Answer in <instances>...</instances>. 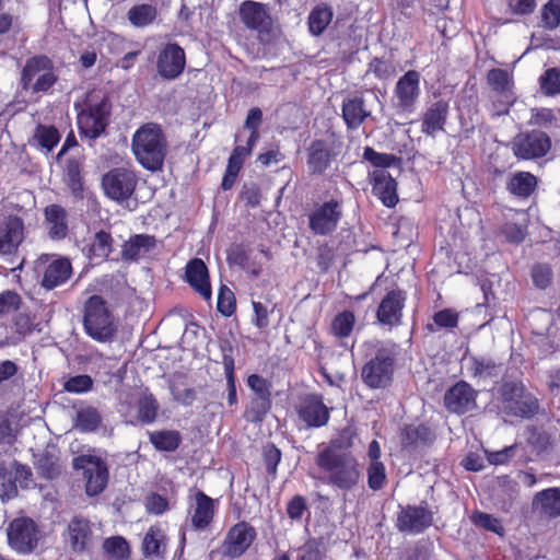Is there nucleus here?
I'll return each instance as SVG.
<instances>
[{
    "instance_id": "473e14b6",
    "label": "nucleus",
    "mask_w": 560,
    "mask_h": 560,
    "mask_svg": "<svg viewBox=\"0 0 560 560\" xmlns=\"http://www.w3.org/2000/svg\"><path fill=\"white\" fill-rule=\"evenodd\" d=\"M334 16L332 9L325 4H318L308 14V31L314 36L322 35L330 24Z\"/></svg>"
},
{
    "instance_id": "4be33fe9",
    "label": "nucleus",
    "mask_w": 560,
    "mask_h": 560,
    "mask_svg": "<svg viewBox=\"0 0 560 560\" xmlns=\"http://www.w3.org/2000/svg\"><path fill=\"white\" fill-rule=\"evenodd\" d=\"M240 16L248 28L258 32L269 31L272 23L266 7L254 1H245L241 4Z\"/></svg>"
},
{
    "instance_id": "09e8293b",
    "label": "nucleus",
    "mask_w": 560,
    "mask_h": 560,
    "mask_svg": "<svg viewBox=\"0 0 560 560\" xmlns=\"http://www.w3.org/2000/svg\"><path fill=\"white\" fill-rule=\"evenodd\" d=\"M142 545L147 557L160 556L164 549L162 533L159 529L150 528L144 536Z\"/></svg>"
},
{
    "instance_id": "aec40b11",
    "label": "nucleus",
    "mask_w": 560,
    "mask_h": 560,
    "mask_svg": "<svg viewBox=\"0 0 560 560\" xmlns=\"http://www.w3.org/2000/svg\"><path fill=\"white\" fill-rule=\"evenodd\" d=\"M185 279L202 299L206 301L211 299L209 272L202 259L194 258L188 261L185 268Z\"/></svg>"
},
{
    "instance_id": "2eb2a0df",
    "label": "nucleus",
    "mask_w": 560,
    "mask_h": 560,
    "mask_svg": "<svg viewBox=\"0 0 560 560\" xmlns=\"http://www.w3.org/2000/svg\"><path fill=\"white\" fill-rule=\"evenodd\" d=\"M254 538V528L245 523H238L229 530L221 545V552L223 556L237 558L248 549Z\"/></svg>"
},
{
    "instance_id": "f257e3e1",
    "label": "nucleus",
    "mask_w": 560,
    "mask_h": 560,
    "mask_svg": "<svg viewBox=\"0 0 560 560\" xmlns=\"http://www.w3.org/2000/svg\"><path fill=\"white\" fill-rule=\"evenodd\" d=\"M315 462L325 474L326 482L339 490L350 491L361 480L360 464L350 452L326 446L317 454Z\"/></svg>"
},
{
    "instance_id": "f3484780",
    "label": "nucleus",
    "mask_w": 560,
    "mask_h": 560,
    "mask_svg": "<svg viewBox=\"0 0 560 560\" xmlns=\"http://www.w3.org/2000/svg\"><path fill=\"white\" fill-rule=\"evenodd\" d=\"M340 217V206L337 201L325 202L310 215V228L315 234H329L337 228Z\"/></svg>"
},
{
    "instance_id": "20e7f679",
    "label": "nucleus",
    "mask_w": 560,
    "mask_h": 560,
    "mask_svg": "<svg viewBox=\"0 0 560 560\" xmlns=\"http://www.w3.org/2000/svg\"><path fill=\"white\" fill-rule=\"evenodd\" d=\"M56 82L54 65L48 57L35 56L26 60L20 79L22 90H32L34 93L47 92Z\"/></svg>"
},
{
    "instance_id": "603ef678",
    "label": "nucleus",
    "mask_w": 560,
    "mask_h": 560,
    "mask_svg": "<svg viewBox=\"0 0 560 560\" xmlns=\"http://www.w3.org/2000/svg\"><path fill=\"white\" fill-rule=\"evenodd\" d=\"M541 21L546 28L553 30L560 24L559 0L548 1L541 10Z\"/></svg>"
},
{
    "instance_id": "69168bd1",
    "label": "nucleus",
    "mask_w": 560,
    "mask_h": 560,
    "mask_svg": "<svg viewBox=\"0 0 560 560\" xmlns=\"http://www.w3.org/2000/svg\"><path fill=\"white\" fill-rule=\"evenodd\" d=\"M93 385V381L89 375H77L69 378L63 388L69 393H83L89 390Z\"/></svg>"
},
{
    "instance_id": "393cba45",
    "label": "nucleus",
    "mask_w": 560,
    "mask_h": 560,
    "mask_svg": "<svg viewBox=\"0 0 560 560\" xmlns=\"http://www.w3.org/2000/svg\"><path fill=\"white\" fill-rule=\"evenodd\" d=\"M373 194L380 198L384 206L392 208L398 202L397 183L385 170H375L372 173Z\"/></svg>"
},
{
    "instance_id": "680f3d73",
    "label": "nucleus",
    "mask_w": 560,
    "mask_h": 560,
    "mask_svg": "<svg viewBox=\"0 0 560 560\" xmlns=\"http://www.w3.org/2000/svg\"><path fill=\"white\" fill-rule=\"evenodd\" d=\"M364 159L371 162L374 166L381 167L380 170H384L385 167L390 166L397 161V158L392 154L378 153L375 152L371 148H366L363 154Z\"/></svg>"
},
{
    "instance_id": "cd10ccee",
    "label": "nucleus",
    "mask_w": 560,
    "mask_h": 560,
    "mask_svg": "<svg viewBox=\"0 0 560 560\" xmlns=\"http://www.w3.org/2000/svg\"><path fill=\"white\" fill-rule=\"evenodd\" d=\"M45 219L50 238L62 240L68 235V213L61 206H48L45 209Z\"/></svg>"
},
{
    "instance_id": "4c0bfd02",
    "label": "nucleus",
    "mask_w": 560,
    "mask_h": 560,
    "mask_svg": "<svg viewBox=\"0 0 560 560\" xmlns=\"http://www.w3.org/2000/svg\"><path fill=\"white\" fill-rule=\"evenodd\" d=\"M156 8L152 4L135 5L127 13L128 21L135 27H145L150 25L156 19Z\"/></svg>"
},
{
    "instance_id": "7c9ffc66",
    "label": "nucleus",
    "mask_w": 560,
    "mask_h": 560,
    "mask_svg": "<svg viewBox=\"0 0 560 560\" xmlns=\"http://www.w3.org/2000/svg\"><path fill=\"white\" fill-rule=\"evenodd\" d=\"M448 114V105L445 101L433 103L424 114L422 131L429 136L443 130Z\"/></svg>"
},
{
    "instance_id": "423d86ee",
    "label": "nucleus",
    "mask_w": 560,
    "mask_h": 560,
    "mask_svg": "<svg viewBox=\"0 0 560 560\" xmlns=\"http://www.w3.org/2000/svg\"><path fill=\"white\" fill-rule=\"evenodd\" d=\"M501 410L509 416L528 418L538 409V402L530 394L525 393L520 383H504L500 389Z\"/></svg>"
},
{
    "instance_id": "052dcab7",
    "label": "nucleus",
    "mask_w": 560,
    "mask_h": 560,
    "mask_svg": "<svg viewBox=\"0 0 560 560\" xmlns=\"http://www.w3.org/2000/svg\"><path fill=\"white\" fill-rule=\"evenodd\" d=\"M104 550L116 559H124L128 556V544L121 537L108 538L103 544Z\"/></svg>"
},
{
    "instance_id": "39448f33",
    "label": "nucleus",
    "mask_w": 560,
    "mask_h": 560,
    "mask_svg": "<svg viewBox=\"0 0 560 560\" xmlns=\"http://www.w3.org/2000/svg\"><path fill=\"white\" fill-rule=\"evenodd\" d=\"M394 363V353L387 349H380L362 368L363 383L372 389L387 388L393 382Z\"/></svg>"
},
{
    "instance_id": "a211bd4d",
    "label": "nucleus",
    "mask_w": 560,
    "mask_h": 560,
    "mask_svg": "<svg viewBox=\"0 0 560 560\" xmlns=\"http://www.w3.org/2000/svg\"><path fill=\"white\" fill-rule=\"evenodd\" d=\"M420 74L410 70L405 73L396 83L395 95L397 98L396 107L401 112H410L419 96Z\"/></svg>"
},
{
    "instance_id": "1a4fd4ad",
    "label": "nucleus",
    "mask_w": 560,
    "mask_h": 560,
    "mask_svg": "<svg viewBox=\"0 0 560 560\" xmlns=\"http://www.w3.org/2000/svg\"><path fill=\"white\" fill-rule=\"evenodd\" d=\"M110 104L103 97L96 104H86L78 113V126L82 136L89 139H96L104 132L108 125Z\"/></svg>"
},
{
    "instance_id": "4d7b16f0",
    "label": "nucleus",
    "mask_w": 560,
    "mask_h": 560,
    "mask_svg": "<svg viewBox=\"0 0 560 560\" xmlns=\"http://www.w3.org/2000/svg\"><path fill=\"white\" fill-rule=\"evenodd\" d=\"M22 304L21 296L15 291H3L0 293V316H5L18 311Z\"/></svg>"
},
{
    "instance_id": "9d476101",
    "label": "nucleus",
    "mask_w": 560,
    "mask_h": 560,
    "mask_svg": "<svg viewBox=\"0 0 560 560\" xmlns=\"http://www.w3.org/2000/svg\"><path fill=\"white\" fill-rule=\"evenodd\" d=\"M7 536L12 549L20 553H30L37 547L40 532L32 518L18 517L8 525Z\"/></svg>"
},
{
    "instance_id": "79ce46f5",
    "label": "nucleus",
    "mask_w": 560,
    "mask_h": 560,
    "mask_svg": "<svg viewBox=\"0 0 560 560\" xmlns=\"http://www.w3.org/2000/svg\"><path fill=\"white\" fill-rule=\"evenodd\" d=\"M66 182L75 197L82 196L83 184L81 179V164L75 159H68L66 163Z\"/></svg>"
},
{
    "instance_id": "8fccbe9b",
    "label": "nucleus",
    "mask_w": 560,
    "mask_h": 560,
    "mask_svg": "<svg viewBox=\"0 0 560 560\" xmlns=\"http://www.w3.org/2000/svg\"><path fill=\"white\" fill-rule=\"evenodd\" d=\"M354 322L353 313L345 311L334 318L331 330L338 337H348L353 329Z\"/></svg>"
},
{
    "instance_id": "49530a36",
    "label": "nucleus",
    "mask_w": 560,
    "mask_h": 560,
    "mask_svg": "<svg viewBox=\"0 0 560 560\" xmlns=\"http://www.w3.org/2000/svg\"><path fill=\"white\" fill-rule=\"evenodd\" d=\"M472 373L479 380L497 377L501 373V365L490 359H476L474 360Z\"/></svg>"
},
{
    "instance_id": "9b49d317",
    "label": "nucleus",
    "mask_w": 560,
    "mask_h": 560,
    "mask_svg": "<svg viewBox=\"0 0 560 560\" xmlns=\"http://www.w3.org/2000/svg\"><path fill=\"white\" fill-rule=\"evenodd\" d=\"M551 148L549 136L539 130L518 133L512 141V150L517 159L535 160L545 156Z\"/></svg>"
},
{
    "instance_id": "6e6552de",
    "label": "nucleus",
    "mask_w": 560,
    "mask_h": 560,
    "mask_svg": "<svg viewBox=\"0 0 560 560\" xmlns=\"http://www.w3.org/2000/svg\"><path fill=\"white\" fill-rule=\"evenodd\" d=\"M138 184L136 173L129 168L116 167L102 177V187L105 195L116 201L124 202L133 195Z\"/></svg>"
},
{
    "instance_id": "58836bf2",
    "label": "nucleus",
    "mask_w": 560,
    "mask_h": 560,
    "mask_svg": "<svg viewBox=\"0 0 560 560\" xmlns=\"http://www.w3.org/2000/svg\"><path fill=\"white\" fill-rule=\"evenodd\" d=\"M113 250V238L108 232L98 231L94 234L89 248L90 258L106 259Z\"/></svg>"
},
{
    "instance_id": "b1692460",
    "label": "nucleus",
    "mask_w": 560,
    "mask_h": 560,
    "mask_svg": "<svg viewBox=\"0 0 560 560\" xmlns=\"http://www.w3.org/2000/svg\"><path fill=\"white\" fill-rule=\"evenodd\" d=\"M406 296L400 290L388 292L377 310V319L384 325H395L400 322Z\"/></svg>"
},
{
    "instance_id": "e433bc0d",
    "label": "nucleus",
    "mask_w": 560,
    "mask_h": 560,
    "mask_svg": "<svg viewBox=\"0 0 560 560\" xmlns=\"http://www.w3.org/2000/svg\"><path fill=\"white\" fill-rule=\"evenodd\" d=\"M35 467L40 476L47 479H55L61 474L59 457L51 452L46 451L38 455Z\"/></svg>"
},
{
    "instance_id": "c9c22d12",
    "label": "nucleus",
    "mask_w": 560,
    "mask_h": 560,
    "mask_svg": "<svg viewBox=\"0 0 560 560\" xmlns=\"http://www.w3.org/2000/svg\"><path fill=\"white\" fill-rule=\"evenodd\" d=\"M537 179L528 172L516 173L508 184V189L515 196L528 197L536 188Z\"/></svg>"
},
{
    "instance_id": "0e129e2a",
    "label": "nucleus",
    "mask_w": 560,
    "mask_h": 560,
    "mask_svg": "<svg viewBox=\"0 0 560 560\" xmlns=\"http://www.w3.org/2000/svg\"><path fill=\"white\" fill-rule=\"evenodd\" d=\"M264 462L267 468V471L275 476L277 472L278 464L281 460V452L273 444H268L264 447Z\"/></svg>"
},
{
    "instance_id": "dca6fc26",
    "label": "nucleus",
    "mask_w": 560,
    "mask_h": 560,
    "mask_svg": "<svg viewBox=\"0 0 560 560\" xmlns=\"http://www.w3.org/2000/svg\"><path fill=\"white\" fill-rule=\"evenodd\" d=\"M185 65L184 49L177 44H167L159 55L156 69L162 78L173 80L183 72Z\"/></svg>"
},
{
    "instance_id": "a878e982",
    "label": "nucleus",
    "mask_w": 560,
    "mask_h": 560,
    "mask_svg": "<svg viewBox=\"0 0 560 560\" xmlns=\"http://www.w3.org/2000/svg\"><path fill=\"white\" fill-rule=\"evenodd\" d=\"M532 510L545 517L560 515V488H549L537 492L532 501Z\"/></svg>"
},
{
    "instance_id": "4468645a",
    "label": "nucleus",
    "mask_w": 560,
    "mask_h": 560,
    "mask_svg": "<svg viewBox=\"0 0 560 560\" xmlns=\"http://www.w3.org/2000/svg\"><path fill=\"white\" fill-rule=\"evenodd\" d=\"M444 405L453 413L463 415L476 408V390L460 381L446 390Z\"/></svg>"
},
{
    "instance_id": "ddd939ff",
    "label": "nucleus",
    "mask_w": 560,
    "mask_h": 560,
    "mask_svg": "<svg viewBox=\"0 0 560 560\" xmlns=\"http://www.w3.org/2000/svg\"><path fill=\"white\" fill-rule=\"evenodd\" d=\"M24 240V223L18 215H0V254H13Z\"/></svg>"
},
{
    "instance_id": "72a5a7b5",
    "label": "nucleus",
    "mask_w": 560,
    "mask_h": 560,
    "mask_svg": "<svg viewBox=\"0 0 560 560\" xmlns=\"http://www.w3.org/2000/svg\"><path fill=\"white\" fill-rule=\"evenodd\" d=\"M173 399L183 405L191 406L197 399V392L194 387L187 386L186 377L182 374L175 375L170 383Z\"/></svg>"
},
{
    "instance_id": "6e6d98bb",
    "label": "nucleus",
    "mask_w": 560,
    "mask_h": 560,
    "mask_svg": "<svg viewBox=\"0 0 560 560\" xmlns=\"http://www.w3.org/2000/svg\"><path fill=\"white\" fill-rule=\"evenodd\" d=\"M488 82L499 93L509 92L511 88L509 73L502 69L490 70L488 72Z\"/></svg>"
},
{
    "instance_id": "bb28decb",
    "label": "nucleus",
    "mask_w": 560,
    "mask_h": 560,
    "mask_svg": "<svg viewBox=\"0 0 560 560\" xmlns=\"http://www.w3.org/2000/svg\"><path fill=\"white\" fill-rule=\"evenodd\" d=\"M156 243L153 235L136 234L122 245L121 258L124 260H137L153 250Z\"/></svg>"
},
{
    "instance_id": "774afa93",
    "label": "nucleus",
    "mask_w": 560,
    "mask_h": 560,
    "mask_svg": "<svg viewBox=\"0 0 560 560\" xmlns=\"http://www.w3.org/2000/svg\"><path fill=\"white\" fill-rule=\"evenodd\" d=\"M433 320L439 327L454 328L458 323V314L453 310L446 308L435 313Z\"/></svg>"
},
{
    "instance_id": "37998d69",
    "label": "nucleus",
    "mask_w": 560,
    "mask_h": 560,
    "mask_svg": "<svg viewBox=\"0 0 560 560\" xmlns=\"http://www.w3.org/2000/svg\"><path fill=\"white\" fill-rule=\"evenodd\" d=\"M12 328L13 334L10 336L11 342H15V345H18L23 341L26 336L32 334L34 324L30 315L25 313H19L12 319Z\"/></svg>"
},
{
    "instance_id": "338daca9",
    "label": "nucleus",
    "mask_w": 560,
    "mask_h": 560,
    "mask_svg": "<svg viewBox=\"0 0 560 560\" xmlns=\"http://www.w3.org/2000/svg\"><path fill=\"white\" fill-rule=\"evenodd\" d=\"M306 509V500L302 495H294L288 503L287 514L291 520L299 521Z\"/></svg>"
},
{
    "instance_id": "bf43d9fd",
    "label": "nucleus",
    "mask_w": 560,
    "mask_h": 560,
    "mask_svg": "<svg viewBox=\"0 0 560 560\" xmlns=\"http://www.w3.org/2000/svg\"><path fill=\"white\" fill-rule=\"evenodd\" d=\"M217 308L224 316H231L233 314V312L235 311L234 294L225 285H222L220 288L219 295H218Z\"/></svg>"
},
{
    "instance_id": "7ed1b4c3",
    "label": "nucleus",
    "mask_w": 560,
    "mask_h": 560,
    "mask_svg": "<svg viewBox=\"0 0 560 560\" xmlns=\"http://www.w3.org/2000/svg\"><path fill=\"white\" fill-rule=\"evenodd\" d=\"M83 324L88 335L97 341H109L116 332L113 315L106 302L98 295H93L85 302Z\"/></svg>"
},
{
    "instance_id": "e2e57ef3",
    "label": "nucleus",
    "mask_w": 560,
    "mask_h": 560,
    "mask_svg": "<svg viewBox=\"0 0 560 560\" xmlns=\"http://www.w3.org/2000/svg\"><path fill=\"white\" fill-rule=\"evenodd\" d=\"M472 522L487 530L501 534L503 530V527L498 518L493 517L490 514L482 513V512H476L472 515Z\"/></svg>"
},
{
    "instance_id": "f8f14e48",
    "label": "nucleus",
    "mask_w": 560,
    "mask_h": 560,
    "mask_svg": "<svg viewBox=\"0 0 560 560\" xmlns=\"http://www.w3.org/2000/svg\"><path fill=\"white\" fill-rule=\"evenodd\" d=\"M433 524V513L427 505L400 506L396 527L401 533L420 534Z\"/></svg>"
},
{
    "instance_id": "3c124183",
    "label": "nucleus",
    "mask_w": 560,
    "mask_h": 560,
    "mask_svg": "<svg viewBox=\"0 0 560 560\" xmlns=\"http://www.w3.org/2000/svg\"><path fill=\"white\" fill-rule=\"evenodd\" d=\"M324 549L319 541L311 539L295 550L294 560H323Z\"/></svg>"
},
{
    "instance_id": "c756f323",
    "label": "nucleus",
    "mask_w": 560,
    "mask_h": 560,
    "mask_svg": "<svg viewBox=\"0 0 560 560\" xmlns=\"http://www.w3.org/2000/svg\"><path fill=\"white\" fill-rule=\"evenodd\" d=\"M72 272V267L67 258H59L47 266L44 271L42 285L51 290L66 282Z\"/></svg>"
},
{
    "instance_id": "a18cd8bd",
    "label": "nucleus",
    "mask_w": 560,
    "mask_h": 560,
    "mask_svg": "<svg viewBox=\"0 0 560 560\" xmlns=\"http://www.w3.org/2000/svg\"><path fill=\"white\" fill-rule=\"evenodd\" d=\"M159 404L152 395H144L138 400V419L143 423H151L155 420Z\"/></svg>"
},
{
    "instance_id": "13d9d810",
    "label": "nucleus",
    "mask_w": 560,
    "mask_h": 560,
    "mask_svg": "<svg viewBox=\"0 0 560 560\" xmlns=\"http://www.w3.org/2000/svg\"><path fill=\"white\" fill-rule=\"evenodd\" d=\"M534 284L539 289H546L552 281V270L549 265L536 264L532 268Z\"/></svg>"
},
{
    "instance_id": "0eeeda50",
    "label": "nucleus",
    "mask_w": 560,
    "mask_h": 560,
    "mask_svg": "<svg viewBox=\"0 0 560 560\" xmlns=\"http://www.w3.org/2000/svg\"><path fill=\"white\" fill-rule=\"evenodd\" d=\"M75 470H83L85 479V493L95 497L102 493L108 482V468L105 462L95 455H81L73 458Z\"/></svg>"
},
{
    "instance_id": "864d4df0",
    "label": "nucleus",
    "mask_w": 560,
    "mask_h": 560,
    "mask_svg": "<svg viewBox=\"0 0 560 560\" xmlns=\"http://www.w3.org/2000/svg\"><path fill=\"white\" fill-rule=\"evenodd\" d=\"M557 122V117L550 108H533L528 124L540 128H550Z\"/></svg>"
},
{
    "instance_id": "5701e85b",
    "label": "nucleus",
    "mask_w": 560,
    "mask_h": 560,
    "mask_svg": "<svg viewBox=\"0 0 560 560\" xmlns=\"http://www.w3.org/2000/svg\"><path fill=\"white\" fill-rule=\"evenodd\" d=\"M92 528L88 518L74 516L68 524L67 540L74 552H83L92 542Z\"/></svg>"
},
{
    "instance_id": "f03ea898",
    "label": "nucleus",
    "mask_w": 560,
    "mask_h": 560,
    "mask_svg": "<svg viewBox=\"0 0 560 560\" xmlns=\"http://www.w3.org/2000/svg\"><path fill=\"white\" fill-rule=\"evenodd\" d=\"M132 152L137 161L152 172L160 171L167 153V142L162 129L155 124H145L132 137Z\"/></svg>"
},
{
    "instance_id": "5fc2aeb1",
    "label": "nucleus",
    "mask_w": 560,
    "mask_h": 560,
    "mask_svg": "<svg viewBox=\"0 0 560 560\" xmlns=\"http://www.w3.org/2000/svg\"><path fill=\"white\" fill-rule=\"evenodd\" d=\"M386 483L385 466L382 462L370 463L368 467V485L370 489L381 490Z\"/></svg>"
},
{
    "instance_id": "de8ad7c7",
    "label": "nucleus",
    "mask_w": 560,
    "mask_h": 560,
    "mask_svg": "<svg viewBox=\"0 0 560 560\" xmlns=\"http://www.w3.org/2000/svg\"><path fill=\"white\" fill-rule=\"evenodd\" d=\"M540 89L544 94L553 96L560 94V70L550 68L539 78Z\"/></svg>"
},
{
    "instance_id": "c85d7f7f",
    "label": "nucleus",
    "mask_w": 560,
    "mask_h": 560,
    "mask_svg": "<svg viewBox=\"0 0 560 560\" xmlns=\"http://www.w3.org/2000/svg\"><path fill=\"white\" fill-rule=\"evenodd\" d=\"M331 159V147L324 140L314 141L307 149V166L312 174L324 173Z\"/></svg>"
},
{
    "instance_id": "a19ab883",
    "label": "nucleus",
    "mask_w": 560,
    "mask_h": 560,
    "mask_svg": "<svg viewBox=\"0 0 560 560\" xmlns=\"http://www.w3.org/2000/svg\"><path fill=\"white\" fill-rule=\"evenodd\" d=\"M150 441L156 450L173 452L180 443V435L177 431H158L150 434Z\"/></svg>"
},
{
    "instance_id": "6ab92c4d",
    "label": "nucleus",
    "mask_w": 560,
    "mask_h": 560,
    "mask_svg": "<svg viewBox=\"0 0 560 560\" xmlns=\"http://www.w3.org/2000/svg\"><path fill=\"white\" fill-rule=\"evenodd\" d=\"M299 418L310 428L323 427L329 419L328 408L318 396H306L298 407Z\"/></svg>"
},
{
    "instance_id": "ea45409f",
    "label": "nucleus",
    "mask_w": 560,
    "mask_h": 560,
    "mask_svg": "<svg viewBox=\"0 0 560 560\" xmlns=\"http://www.w3.org/2000/svg\"><path fill=\"white\" fill-rule=\"evenodd\" d=\"M433 440L431 430L424 425H408L401 433V443L404 446H418L429 443Z\"/></svg>"
},
{
    "instance_id": "f704fd0d",
    "label": "nucleus",
    "mask_w": 560,
    "mask_h": 560,
    "mask_svg": "<svg viewBox=\"0 0 560 560\" xmlns=\"http://www.w3.org/2000/svg\"><path fill=\"white\" fill-rule=\"evenodd\" d=\"M102 424V416L92 406H84L77 410L74 428L82 432L96 431Z\"/></svg>"
},
{
    "instance_id": "2f4dec72",
    "label": "nucleus",
    "mask_w": 560,
    "mask_h": 560,
    "mask_svg": "<svg viewBox=\"0 0 560 560\" xmlns=\"http://www.w3.org/2000/svg\"><path fill=\"white\" fill-rule=\"evenodd\" d=\"M370 113L364 108L361 97L348 98L342 105V117L350 129H357Z\"/></svg>"
},
{
    "instance_id": "c03bdc74",
    "label": "nucleus",
    "mask_w": 560,
    "mask_h": 560,
    "mask_svg": "<svg viewBox=\"0 0 560 560\" xmlns=\"http://www.w3.org/2000/svg\"><path fill=\"white\" fill-rule=\"evenodd\" d=\"M34 141L49 152L59 141L58 130L51 126L39 125L35 130Z\"/></svg>"
},
{
    "instance_id": "412c9836",
    "label": "nucleus",
    "mask_w": 560,
    "mask_h": 560,
    "mask_svg": "<svg viewBox=\"0 0 560 560\" xmlns=\"http://www.w3.org/2000/svg\"><path fill=\"white\" fill-rule=\"evenodd\" d=\"M189 514L195 529L202 530L207 528L214 516V501L202 491H196L189 508Z\"/></svg>"
}]
</instances>
